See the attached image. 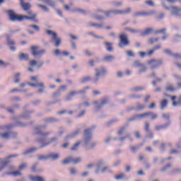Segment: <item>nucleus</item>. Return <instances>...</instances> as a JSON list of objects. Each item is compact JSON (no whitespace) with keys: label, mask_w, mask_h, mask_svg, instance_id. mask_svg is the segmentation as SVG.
Here are the masks:
<instances>
[{"label":"nucleus","mask_w":181,"mask_h":181,"mask_svg":"<svg viewBox=\"0 0 181 181\" xmlns=\"http://www.w3.org/2000/svg\"><path fill=\"white\" fill-rule=\"evenodd\" d=\"M7 13L10 21L12 22H16V21L18 22H22L23 21H33L34 22H37V19H36V14L32 13L30 11L28 12V15L29 16L18 15L12 10L8 11Z\"/></svg>","instance_id":"obj_1"},{"label":"nucleus","mask_w":181,"mask_h":181,"mask_svg":"<svg viewBox=\"0 0 181 181\" xmlns=\"http://www.w3.org/2000/svg\"><path fill=\"white\" fill-rule=\"evenodd\" d=\"M46 33L49 36H52L51 42H54L56 47H59V46H60V43H62V39L57 37V34L50 30H47Z\"/></svg>","instance_id":"obj_2"},{"label":"nucleus","mask_w":181,"mask_h":181,"mask_svg":"<svg viewBox=\"0 0 181 181\" xmlns=\"http://www.w3.org/2000/svg\"><path fill=\"white\" fill-rule=\"evenodd\" d=\"M131 12V8H127L124 11L121 10H113L109 11L105 13L106 16H112L113 15H125Z\"/></svg>","instance_id":"obj_3"},{"label":"nucleus","mask_w":181,"mask_h":181,"mask_svg":"<svg viewBox=\"0 0 181 181\" xmlns=\"http://www.w3.org/2000/svg\"><path fill=\"white\" fill-rule=\"evenodd\" d=\"M31 53L34 57H40V56H43L46 51L45 49L39 50V46H32L30 47Z\"/></svg>","instance_id":"obj_4"},{"label":"nucleus","mask_w":181,"mask_h":181,"mask_svg":"<svg viewBox=\"0 0 181 181\" xmlns=\"http://www.w3.org/2000/svg\"><path fill=\"white\" fill-rule=\"evenodd\" d=\"M43 127L40 126L38 127L35 128V135H39L40 136V139L39 140V142H43L45 140V138H46V136L47 135H49V133H43Z\"/></svg>","instance_id":"obj_5"},{"label":"nucleus","mask_w":181,"mask_h":181,"mask_svg":"<svg viewBox=\"0 0 181 181\" xmlns=\"http://www.w3.org/2000/svg\"><path fill=\"white\" fill-rule=\"evenodd\" d=\"M133 67H139L140 69L139 70V74H142V73H145L146 71L147 68L144 64H141L139 61H136L133 64Z\"/></svg>","instance_id":"obj_6"},{"label":"nucleus","mask_w":181,"mask_h":181,"mask_svg":"<svg viewBox=\"0 0 181 181\" xmlns=\"http://www.w3.org/2000/svg\"><path fill=\"white\" fill-rule=\"evenodd\" d=\"M119 47H122V46H128L129 45V40H128V36L127 35V34H121L119 36Z\"/></svg>","instance_id":"obj_7"},{"label":"nucleus","mask_w":181,"mask_h":181,"mask_svg":"<svg viewBox=\"0 0 181 181\" xmlns=\"http://www.w3.org/2000/svg\"><path fill=\"white\" fill-rule=\"evenodd\" d=\"M162 59H151L150 61L148 62V64L151 65V69H158V67H159V66H162Z\"/></svg>","instance_id":"obj_8"},{"label":"nucleus","mask_w":181,"mask_h":181,"mask_svg":"<svg viewBox=\"0 0 181 181\" xmlns=\"http://www.w3.org/2000/svg\"><path fill=\"white\" fill-rule=\"evenodd\" d=\"M148 117H151V119H156L158 115L151 112H147L137 115V118H146Z\"/></svg>","instance_id":"obj_9"},{"label":"nucleus","mask_w":181,"mask_h":181,"mask_svg":"<svg viewBox=\"0 0 181 181\" xmlns=\"http://www.w3.org/2000/svg\"><path fill=\"white\" fill-rule=\"evenodd\" d=\"M81 162V158H77L76 159H73V158H68L62 161L63 165H69V163H79Z\"/></svg>","instance_id":"obj_10"},{"label":"nucleus","mask_w":181,"mask_h":181,"mask_svg":"<svg viewBox=\"0 0 181 181\" xmlns=\"http://www.w3.org/2000/svg\"><path fill=\"white\" fill-rule=\"evenodd\" d=\"M59 156L58 153H51V154H49V156H39L38 159L39 160H43V159H47L49 158H51V159H52L53 160H56V159H59Z\"/></svg>","instance_id":"obj_11"},{"label":"nucleus","mask_w":181,"mask_h":181,"mask_svg":"<svg viewBox=\"0 0 181 181\" xmlns=\"http://www.w3.org/2000/svg\"><path fill=\"white\" fill-rule=\"evenodd\" d=\"M171 100L173 107H179V105H181V95L177 98L176 96H171Z\"/></svg>","instance_id":"obj_12"},{"label":"nucleus","mask_w":181,"mask_h":181,"mask_svg":"<svg viewBox=\"0 0 181 181\" xmlns=\"http://www.w3.org/2000/svg\"><path fill=\"white\" fill-rule=\"evenodd\" d=\"M85 144H88L91 141V129H87L85 130Z\"/></svg>","instance_id":"obj_13"},{"label":"nucleus","mask_w":181,"mask_h":181,"mask_svg":"<svg viewBox=\"0 0 181 181\" xmlns=\"http://www.w3.org/2000/svg\"><path fill=\"white\" fill-rule=\"evenodd\" d=\"M28 86H30L31 87H40L41 89H39V93H43V90H45V84L43 83H28Z\"/></svg>","instance_id":"obj_14"},{"label":"nucleus","mask_w":181,"mask_h":181,"mask_svg":"<svg viewBox=\"0 0 181 181\" xmlns=\"http://www.w3.org/2000/svg\"><path fill=\"white\" fill-rule=\"evenodd\" d=\"M80 93H84V90L70 92L66 98V101H69V100H71L73 96L76 95V94H80Z\"/></svg>","instance_id":"obj_15"},{"label":"nucleus","mask_w":181,"mask_h":181,"mask_svg":"<svg viewBox=\"0 0 181 181\" xmlns=\"http://www.w3.org/2000/svg\"><path fill=\"white\" fill-rule=\"evenodd\" d=\"M21 5L22 6V8H23L24 11H29V9H30V4L29 3H25L23 2V0H21Z\"/></svg>","instance_id":"obj_16"},{"label":"nucleus","mask_w":181,"mask_h":181,"mask_svg":"<svg viewBox=\"0 0 181 181\" xmlns=\"http://www.w3.org/2000/svg\"><path fill=\"white\" fill-rule=\"evenodd\" d=\"M149 15H152V12H136L134 16H149Z\"/></svg>","instance_id":"obj_17"},{"label":"nucleus","mask_w":181,"mask_h":181,"mask_svg":"<svg viewBox=\"0 0 181 181\" xmlns=\"http://www.w3.org/2000/svg\"><path fill=\"white\" fill-rule=\"evenodd\" d=\"M30 66H37V69H40V67H42V66H43V62H40L37 64V62H36V61L35 60H32L30 62Z\"/></svg>","instance_id":"obj_18"},{"label":"nucleus","mask_w":181,"mask_h":181,"mask_svg":"<svg viewBox=\"0 0 181 181\" xmlns=\"http://www.w3.org/2000/svg\"><path fill=\"white\" fill-rule=\"evenodd\" d=\"M152 32H153V29L148 28H146L142 33L141 35L142 36H146L148 35H151V33H152Z\"/></svg>","instance_id":"obj_19"},{"label":"nucleus","mask_w":181,"mask_h":181,"mask_svg":"<svg viewBox=\"0 0 181 181\" xmlns=\"http://www.w3.org/2000/svg\"><path fill=\"white\" fill-rule=\"evenodd\" d=\"M160 49V45H157L156 47H154L152 49L149 50L147 53L148 56H151L152 54H153V53L155 52V50H158Z\"/></svg>","instance_id":"obj_20"},{"label":"nucleus","mask_w":181,"mask_h":181,"mask_svg":"<svg viewBox=\"0 0 181 181\" xmlns=\"http://www.w3.org/2000/svg\"><path fill=\"white\" fill-rule=\"evenodd\" d=\"M168 106V100L164 99L160 103V110H165Z\"/></svg>","instance_id":"obj_21"},{"label":"nucleus","mask_w":181,"mask_h":181,"mask_svg":"<svg viewBox=\"0 0 181 181\" xmlns=\"http://www.w3.org/2000/svg\"><path fill=\"white\" fill-rule=\"evenodd\" d=\"M105 104H108V100L107 99H103L101 104L99 105L96 106V109L100 110V108L103 107V105H105Z\"/></svg>","instance_id":"obj_22"},{"label":"nucleus","mask_w":181,"mask_h":181,"mask_svg":"<svg viewBox=\"0 0 181 181\" xmlns=\"http://www.w3.org/2000/svg\"><path fill=\"white\" fill-rule=\"evenodd\" d=\"M42 1L43 2H45L47 5L52 6V8H54V5H56V4L54 3V1H53V0H42Z\"/></svg>","instance_id":"obj_23"},{"label":"nucleus","mask_w":181,"mask_h":181,"mask_svg":"<svg viewBox=\"0 0 181 181\" xmlns=\"http://www.w3.org/2000/svg\"><path fill=\"white\" fill-rule=\"evenodd\" d=\"M105 45L107 52H112V44L108 42H105Z\"/></svg>","instance_id":"obj_24"},{"label":"nucleus","mask_w":181,"mask_h":181,"mask_svg":"<svg viewBox=\"0 0 181 181\" xmlns=\"http://www.w3.org/2000/svg\"><path fill=\"white\" fill-rule=\"evenodd\" d=\"M105 73H107V71L104 68H102L100 71L97 69L96 77H98V76H101V74H105Z\"/></svg>","instance_id":"obj_25"},{"label":"nucleus","mask_w":181,"mask_h":181,"mask_svg":"<svg viewBox=\"0 0 181 181\" xmlns=\"http://www.w3.org/2000/svg\"><path fill=\"white\" fill-rule=\"evenodd\" d=\"M6 175H13V176H21L22 173L19 170L11 172V173H6Z\"/></svg>","instance_id":"obj_26"},{"label":"nucleus","mask_w":181,"mask_h":181,"mask_svg":"<svg viewBox=\"0 0 181 181\" xmlns=\"http://www.w3.org/2000/svg\"><path fill=\"white\" fill-rule=\"evenodd\" d=\"M19 59L20 60H28L29 56L28 55V54L23 53L19 55Z\"/></svg>","instance_id":"obj_27"},{"label":"nucleus","mask_w":181,"mask_h":181,"mask_svg":"<svg viewBox=\"0 0 181 181\" xmlns=\"http://www.w3.org/2000/svg\"><path fill=\"white\" fill-rule=\"evenodd\" d=\"M105 62H112L114 60V56L112 55H107L104 57Z\"/></svg>","instance_id":"obj_28"},{"label":"nucleus","mask_w":181,"mask_h":181,"mask_svg":"<svg viewBox=\"0 0 181 181\" xmlns=\"http://www.w3.org/2000/svg\"><path fill=\"white\" fill-rule=\"evenodd\" d=\"M112 6L115 8H119L120 6H122V1H114L112 3Z\"/></svg>","instance_id":"obj_29"},{"label":"nucleus","mask_w":181,"mask_h":181,"mask_svg":"<svg viewBox=\"0 0 181 181\" xmlns=\"http://www.w3.org/2000/svg\"><path fill=\"white\" fill-rule=\"evenodd\" d=\"M166 90L167 91H175L176 88L173 87L172 85H168L166 87Z\"/></svg>","instance_id":"obj_30"},{"label":"nucleus","mask_w":181,"mask_h":181,"mask_svg":"<svg viewBox=\"0 0 181 181\" xmlns=\"http://www.w3.org/2000/svg\"><path fill=\"white\" fill-rule=\"evenodd\" d=\"M37 148H31L27 151H25L24 153H23V155H27V153H30L32 152H35V151H37Z\"/></svg>","instance_id":"obj_31"},{"label":"nucleus","mask_w":181,"mask_h":181,"mask_svg":"<svg viewBox=\"0 0 181 181\" xmlns=\"http://www.w3.org/2000/svg\"><path fill=\"white\" fill-rule=\"evenodd\" d=\"M38 8H41L45 12H49V8L46 6L42 4H37Z\"/></svg>","instance_id":"obj_32"},{"label":"nucleus","mask_w":181,"mask_h":181,"mask_svg":"<svg viewBox=\"0 0 181 181\" xmlns=\"http://www.w3.org/2000/svg\"><path fill=\"white\" fill-rule=\"evenodd\" d=\"M166 127H168V125H166V126H165V125L156 126L155 129H156V131H160V129H165V128H166Z\"/></svg>","instance_id":"obj_33"},{"label":"nucleus","mask_w":181,"mask_h":181,"mask_svg":"<svg viewBox=\"0 0 181 181\" xmlns=\"http://www.w3.org/2000/svg\"><path fill=\"white\" fill-rule=\"evenodd\" d=\"M80 144H81V142L78 141L76 144H74V146L73 147H71V151H77L78 146H80Z\"/></svg>","instance_id":"obj_34"},{"label":"nucleus","mask_w":181,"mask_h":181,"mask_svg":"<svg viewBox=\"0 0 181 181\" xmlns=\"http://www.w3.org/2000/svg\"><path fill=\"white\" fill-rule=\"evenodd\" d=\"M124 177H125V175L121 173V174L116 175L115 177L116 180H121V179H124Z\"/></svg>","instance_id":"obj_35"},{"label":"nucleus","mask_w":181,"mask_h":181,"mask_svg":"<svg viewBox=\"0 0 181 181\" xmlns=\"http://www.w3.org/2000/svg\"><path fill=\"white\" fill-rule=\"evenodd\" d=\"M7 45L8 46H13L15 45V41L9 39V38H7Z\"/></svg>","instance_id":"obj_36"},{"label":"nucleus","mask_w":181,"mask_h":181,"mask_svg":"<svg viewBox=\"0 0 181 181\" xmlns=\"http://www.w3.org/2000/svg\"><path fill=\"white\" fill-rule=\"evenodd\" d=\"M19 77H21V74L18 73L14 76L15 83H19Z\"/></svg>","instance_id":"obj_37"},{"label":"nucleus","mask_w":181,"mask_h":181,"mask_svg":"<svg viewBox=\"0 0 181 181\" xmlns=\"http://www.w3.org/2000/svg\"><path fill=\"white\" fill-rule=\"evenodd\" d=\"M127 56H129V57H134V56H135V54H134V52L131 50H127L126 52Z\"/></svg>","instance_id":"obj_38"},{"label":"nucleus","mask_w":181,"mask_h":181,"mask_svg":"<svg viewBox=\"0 0 181 181\" xmlns=\"http://www.w3.org/2000/svg\"><path fill=\"white\" fill-rule=\"evenodd\" d=\"M30 28H33V29H35V30H36L37 32H39L40 30V28H39V26L36 25H30Z\"/></svg>","instance_id":"obj_39"},{"label":"nucleus","mask_w":181,"mask_h":181,"mask_svg":"<svg viewBox=\"0 0 181 181\" xmlns=\"http://www.w3.org/2000/svg\"><path fill=\"white\" fill-rule=\"evenodd\" d=\"M145 3L146 5H148V6H154L155 4H153V1L152 0L146 1Z\"/></svg>","instance_id":"obj_40"},{"label":"nucleus","mask_w":181,"mask_h":181,"mask_svg":"<svg viewBox=\"0 0 181 181\" xmlns=\"http://www.w3.org/2000/svg\"><path fill=\"white\" fill-rule=\"evenodd\" d=\"M1 138L8 139L9 138V133L0 134Z\"/></svg>","instance_id":"obj_41"},{"label":"nucleus","mask_w":181,"mask_h":181,"mask_svg":"<svg viewBox=\"0 0 181 181\" xmlns=\"http://www.w3.org/2000/svg\"><path fill=\"white\" fill-rule=\"evenodd\" d=\"M89 26H95L96 28H103V25L101 24H95V23H89Z\"/></svg>","instance_id":"obj_42"},{"label":"nucleus","mask_w":181,"mask_h":181,"mask_svg":"<svg viewBox=\"0 0 181 181\" xmlns=\"http://www.w3.org/2000/svg\"><path fill=\"white\" fill-rule=\"evenodd\" d=\"M90 80H91V78L90 77L87 76V77L82 78L81 83H87V81H90Z\"/></svg>","instance_id":"obj_43"},{"label":"nucleus","mask_w":181,"mask_h":181,"mask_svg":"<svg viewBox=\"0 0 181 181\" xmlns=\"http://www.w3.org/2000/svg\"><path fill=\"white\" fill-rule=\"evenodd\" d=\"M158 40H159V39H158V38H155V39H153V38H150V40H149V43H150L151 45H153V43H155V42H158Z\"/></svg>","instance_id":"obj_44"},{"label":"nucleus","mask_w":181,"mask_h":181,"mask_svg":"<svg viewBox=\"0 0 181 181\" xmlns=\"http://www.w3.org/2000/svg\"><path fill=\"white\" fill-rule=\"evenodd\" d=\"M9 163V161H3V165L1 167H0V172L5 168V166L7 165V164Z\"/></svg>","instance_id":"obj_45"},{"label":"nucleus","mask_w":181,"mask_h":181,"mask_svg":"<svg viewBox=\"0 0 181 181\" xmlns=\"http://www.w3.org/2000/svg\"><path fill=\"white\" fill-rule=\"evenodd\" d=\"M125 131V127H122L117 132L118 135H122Z\"/></svg>","instance_id":"obj_46"},{"label":"nucleus","mask_w":181,"mask_h":181,"mask_svg":"<svg viewBox=\"0 0 181 181\" xmlns=\"http://www.w3.org/2000/svg\"><path fill=\"white\" fill-rule=\"evenodd\" d=\"M130 149L132 152H136L137 149H139V146H131Z\"/></svg>","instance_id":"obj_47"},{"label":"nucleus","mask_w":181,"mask_h":181,"mask_svg":"<svg viewBox=\"0 0 181 181\" xmlns=\"http://www.w3.org/2000/svg\"><path fill=\"white\" fill-rule=\"evenodd\" d=\"M56 138H53L50 140L49 142L47 143V144H42L40 148H43V146H46V145H49V144H51V142H53V141H56Z\"/></svg>","instance_id":"obj_48"},{"label":"nucleus","mask_w":181,"mask_h":181,"mask_svg":"<svg viewBox=\"0 0 181 181\" xmlns=\"http://www.w3.org/2000/svg\"><path fill=\"white\" fill-rule=\"evenodd\" d=\"M26 163H23L21 165L19 166V170H23V169L26 168Z\"/></svg>","instance_id":"obj_49"},{"label":"nucleus","mask_w":181,"mask_h":181,"mask_svg":"<svg viewBox=\"0 0 181 181\" xmlns=\"http://www.w3.org/2000/svg\"><path fill=\"white\" fill-rule=\"evenodd\" d=\"M170 166H172L171 164H168V165H165L163 168L161 169V172H165V170H166V169H169V168H170Z\"/></svg>","instance_id":"obj_50"},{"label":"nucleus","mask_w":181,"mask_h":181,"mask_svg":"<svg viewBox=\"0 0 181 181\" xmlns=\"http://www.w3.org/2000/svg\"><path fill=\"white\" fill-rule=\"evenodd\" d=\"M165 32H166V29L165 28H163L161 30H156V34H158V33H165Z\"/></svg>","instance_id":"obj_51"},{"label":"nucleus","mask_w":181,"mask_h":181,"mask_svg":"<svg viewBox=\"0 0 181 181\" xmlns=\"http://www.w3.org/2000/svg\"><path fill=\"white\" fill-rule=\"evenodd\" d=\"M155 107H156V105L155 104V103H152L148 106V108H149V110H152V109H153Z\"/></svg>","instance_id":"obj_52"},{"label":"nucleus","mask_w":181,"mask_h":181,"mask_svg":"<svg viewBox=\"0 0 181 181\" xmlns=\"http://www.w3.org/2000/svg\"><path fill=\"white\" fill-rule=\"evenodd\" d=\"M151 98V95H147L146 98H144V103H148L149 101V99Z\"/></svg>","instance_id":"obj_53"},{"label":"nucleus","mask_w":181,"mask_h":181,"mask_svg":"<svg viewBox=\"0 0 181 181\" xmlns=\"http://www.w3.org/2000/svg\"><path fill=\"white\" fill-rule=\"evenodd\" d=\"M144 108H145V106H144L143 105L139 104L137 105V109L138 110H144Z\"/></svg>","instance_id":"obj_54"},{"label":"nucleus","mask_w":181,"mask_h":181,"mask_svg":"<svg viewBox=\"0 0 181 181\" xmlns=\"http://www.w3.org/2000/svg\"><path fill=\"white\" fill-rule=\"evenodd\" d=\"M145 129L147 132H149V123H146Z\"/></svg>","instance_id":"obj_55"},{"label":"nucleus","mask_w":181,"mask_h":181,"mask_svg":"<svg viewBox=\"0 0 181 181\" xmlns=\"http://www.w3.org/2000/svg\"><path fill=\"white\" fill-rule=\"evenodd\" d=\"M80 134V129L76 130L71 136H76Z\"/></svg>","instance_id":"obj_56"},{"label":"nucleus","mask_w":181,"mask_h":181,"mask_svg":"<svg viewBox=\"0 0 181 181\" xmlns=\"http://www.w3.org/2000/svg\"><path fill=\"white\" fill-rule=\"evenodd\" d=\"M95 19H98V21H103V18L102 16L95 15Z\"/></svg>","instance_id":"obj_57"},{"label":"nucleus","mask_w":181,"mask_h":181,"mask_svg":"<svg viewBox=\"0 0 181 181\" xmlns=\"http://www.w3.org/2000/svg\"><path fill=\"white\" fill-rule=\"evenodd\" d=\"M0 66H3V67H6V66H8V64H5L4 61L0 60Z\"/></svg>","instance_id":"obj_58"},{"label":"nucleus","mask_w":181,"mask_h":181,"mask_svg":"<svg viewBox=\"0 0 181 181\" xmlns=\"http://www.w3.org/2000/svg\"><path fill=\"white\" fill-rule=\"evenodd\" d=\"M85 54H86V56H93V53L90 52V51L88 50H86Z\"/></svg>","instance_id":"obj_59"},{"label":"nucleus","mask_w":181,"mask_h":181,"mask_svg":"<svg viewBox=\"0 0 181 181\" xmlns=\"http://www.w3.org/2000/svg\"><path fill=\"white\" fill-rule=\"evenodd\" d=\"M163 117H164L165 119H169V114H163Z\"/></svg>","instance_id":"obj_60"},{"label":"nucleus","mask_w":181,"mask_h":181,"mask_svg":"<svg viewBox=\"0 0 181 181\" xmlns=\"http://www.w3.org/2000/svg\"><path fill=\"white\" fill-rule=\"evenodd\" d=\"M139 54H140L141 57H145V56H146V53L144 52H140Z\"/></svg>","instance_id":"obj_61"},{"label":"nucleus","mask_w":181,"mask_h":181,"mask_svg":"<svg viewBox=\"0 0 181 181\" xmlns=\"http://www.w3.org/2000/svg\"><path fill=\"white\" fill-rule=\"evenodd\" d=\"M70 170L72 175H76V168H71Z\"/></svg>","instance_id":"obj_62"},{"label":"nucleus","mask_w":181,"mask_h":181,"mask_svg":"<svg viewBox=\"0 0 181 181\" xmlns=\"http://www.w3.org/2000/svg\"><path fill=\"white\" fill-rule=\"evenodd\" d=\"M54 54L59 56V54H60V49H55Z\"/></svg>","instance_id":"obj_63"},{"label":"nucleus","mask_w":181,"mask_h":181,"mask_svg":"<svg viewBox=\"0 0 181 181\" xmlns=\"http://www.w3.org/2000/svg\"><path fill=\"white\" fill-rule=\"evenodd\" d=\"M179 153V151H177V150H172L170 152V153L171 154V155H173V154H175V153Z\"/></svg>","instance_id":"obj_64"}]
</instances>
